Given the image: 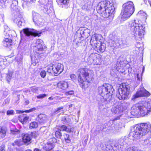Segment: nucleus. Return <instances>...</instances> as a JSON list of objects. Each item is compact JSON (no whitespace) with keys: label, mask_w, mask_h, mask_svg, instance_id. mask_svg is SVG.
I'll return each mask as SVG.
<instances>
[{"label":"nucleus","mask_w":151,"mask_h":151,"mask_svg":"<svg viewBox=\"0 0 151 151\" xmlns=\"http://www.w3.org/2000/svg\"><path fill=\"white\" fill-rule=\"evenodd\" d=\"M63 123L64 124H67L68 122L67 121V119L66 118L64 117L62 119Z\"/></svg>","instance_id":"60"},{"label":"nucleus","mask_w":151,"mask_h":151,"mask_svg":"<svg viewBox=\"0 0 151 151\" xmlns=\"http://www.w3.org/2000/svg\"><path fill=\"white\" fill-rule=\"evenodd\" d=\"M7 129L0 126V139L4 138L6 135Z\"/></svg>","instance_id":"25"},{"label":"nucleus","mask_w":151,"mask_h":151,"mask_svg":"<svg viewBox=\"0 0 151 151\" xmlns=\"http://www.w3.org/2000/svg\"><path fill=\"white\" fill-rule=\"evenodd\" d=\"M32 136L34 138L36 137L38 135L37 132H35L31 133Z\"/></svg>","instance_id":"59"},{"label":"nucleus","mask_w":151,"mask_h":151,"mask_svg":"<svg viewBox=\"0 0 151 151\" xmlns=\"http://www.w3.org/2000/svg\"><path fill=\"white\" fill-rule=\"evenodd\" d=\"M37 90V88L35 87H32L31 88V91L34 93L36 92Z\"/></svg>","instance_id":"58"},{"label":"nucleus","mask_w":151,"mask_h":151,"mask_svg":"<svg viewBox=\"0 0 151 151\" xmlns=\"http://www.w3.org/2000/svg\"><path fill=\"white\" fill-rule=\"evenodd\" d=\"M151 131V124H142L131 127L128 137L131 141L138 139Z\"/></svg>","instance_id":"1"},{"label":"nucleus","mask_w":151,"mask_h":151,"mask_svg":"<svg viewBox=\"0 0 151 151\" xmlns=\"http://www.w3.org/2000/svg\"><path fill=\"white\" fill-rule=\"evenodd\" d=\"M93 46L94 49L98 52H103L106 48V44L104 43L98 42L95 44H94Z\"/></svg>","instance_id":"13"},{"label":"nucleus","mask_w":151,"mask_h":151,"mask_svg":"<svg viewBox=\"0 0 151 151\" xmlns=\"http://www.w3.org/2000/svg\"><path fill=\"white\" fill-rule=\"evenodd\" d=\"M128 27L132 33L135 36L136 40L138 41L142 40L145 32V27L144 25L138 24L134 20L129 22Z\"/></svg>","instance_id":"3"},{"label":"nucleus","mask_w":151,"mask_h":151,"mask_svg":"<svg viewBox=\"0 0 151 151\" xmlns=\"http://www.w3.org/2000/svg\"><path fill=\"white\" fill-rule=\"evenodd\" d=\"M14 111L13 110H8L7 111L6 114L7 115H12L14 114Z\"/></svg>","instance_id":"47"},{"label":"nucleus","mask_w":151,"mask_h":151,"mask_svg":"<svg viewBox=\"0 0 151 151\" xmlns=\"http://www.w3.org/2000/svg\"><path fill=\"white\" fill-rule=\"evenodd\" d=\"M145 69V68L143 67L142 68V71L141 70V69L138 70L136 73H135V79H137V81L138 83H140V82L142 81V74L144 72Z\"/></svg>","instance_id":"18"},{"label":"nucleus","mask_w":151,"mask_h":151,"mask_svg":"<svg viewBox=\"0 0 151 151\" xmlns=\"http://www.w3.org/2000/svg\"><path fill=\"white\" fill-rule=\"evenodd\" d=\"M29 117L25 114H22L19 116V120L22 124H25L28 121Z\"/></svg>","instance_id":"23"},{"label":"nucleus","mask_w":151,"mask_h":151,"mask_svg":"<svg viewBox=\"0 0 151 151\" xmlns=\"http://www.w3.org/2000/svg\"><path fill=\"white\" fill-rule=\"evenodd\" d=\"M36 108L35 107L32 108L30 109L26 110L24 111V112H25L26 113H29L31 112H32L36 110Z\"/></svg>","instance_id":"48"},{"label":"nucleus","mask_w":151,"mask_h":151,"mask_svg":"<svg viewBox=\"0 0 151 151\" xmlns=\"http://www.w3.org/2000/svg\"><path fill=\"white\" fill-rule=\"evenodd\" d=\"M4 46L8 47L12 45V40L11 38H6L3 41Z\"/></svg>","instance_id":"27"},{"label":"nucleus","mask_w":151,"mask_h":151,"mask_svg":"<svg viewBox=\"0 0 151 151\" xmlns=\"http://www.w3.org/2000/svg\"><path fill=\"white\" fill-rule=\"evenodd\" d=\"M123 63L121 62L120 64V68H119V66L117 68V70L119 71V72L121 73H123V71L121 70V69L123 68Z\"/></svg>","instance_id":"44"},{"label":"nucleus","mask_w":151,"mask_h":151,"mask_svg":"<svg viewBox=\"0 0 151 151\" xmlns=\"http://www.w3.org/2000/svg\"><path fill=\"white\" fill-rule=\"evenodd\" d=\"M14 21L19 27L24 25L25 22V20L21 15L16 16L14 19Z\"/></svg>","instance_id":"16"},{"label":"nucleus","mask_w":151,"mask_h":151,"mask_svg":"<svg viewBox=\"0 0 151 151\" xmlns=\"http://www.w3.org/2000/svg\"><path fill=\"white\" fill-rule=\"evenodd\" d=\"M23 1L22 6L24 8L26 7L31 2L28 1V0H23Z\"/></svg>","instance_id":"40"},{"label":"nucleus","mask_w":151,"mask_h":151,"mask_svg":"<svg viewBox=\"0 0 151 151\" xmlns=\"http://www.w3.org/2000/svg\"><path fill=\"white\" fill-rule=\"evenodd\" d=\"M139 43L137 44V46L136 47V50L138 51L139 50V52L141 53H142L143 52V51L144 49L143 47H142V44H141V46L140 47H139Z\"/></svg>","instance_id":"35"},{"label":"nucleus","mask_w":151,"mask_h":151,"mask_svg":"<svg viewBox=\"0 0 151 151\" xmlns=\"http://www.w3.org/2000/svg\"><path fill=\"white\" fill-rule=\"evenodd\" d=\"M95 54L92 53L91 54L88 58L87 60L89 64H92L93 63L94 60Z\"/></svg>","instance_id":"30"},{"label":"nucleus","mask_w":151,"mask_h":151,"mask_svg":"<svg viewBox=\"0 0 151 151\" xmlns=\"http://www.w3.org/2000/svg\"><path fill=\"white\" fill-rule=\"evenodd\" d=\"M63 109V107L58 108L57 109V110H56V111H58L61 110V109Z\"/></svg>","instance_id":"62"},{"label":"nucleus","mask_w":151,"mask_h":151,"mask_svg":"<svg viewBox=\"0 0 151 151\" xmlns=\"http://www.w3.org/2000/svg\"><path fill=\"white\" fill-rule=\"evenodd\" d=\"M52 70L55 75L59 74L62 73L64 69L63 65L60 63H58L52 65Z\"/></svg>","instance_id":"10"},{"label":"nucleus","mask_w":151,"mask_h":151,"mask_svg":"<svg viewBox=\"0 0 151 151\" xmlns=\"http://www.w3.org/2000/svg\"><path fill=\"white\" fill-rule=\"evenodd\" d=\"M113 42L114 43L115 45H114V43L113 44V45H112L111 46H117L119 47V46H120L121 45V43L122 42V41L120 40H115V41H114Z\"/></svg>","instance_id":"36"},{"label":"nucleus","mask_w":151,"mask_h":151,"mask_svg":"<svg viewBox=\"0 0 151 151\" xmlns=\"http://www.w3.org/2000/svg\"><path fill=\"white\" fill-rule=\"evenodd\" d=\"M8 64L7 60L0 56V66L1 67L4 68L6 65H7Z\"/></svg>","instance_id":"26"},{"label":"nucleus","mask_w":151,"mask_h":151,"mask_svg":"<svg viewBox=\"0 0 151 151\" xmlns=\"http://www.w3.org/2000/svg\"><path fill=\"white\" fill-rule=\"evenodd\" d=\"M11 132L14 134H16L17 133H19L20 132V131L17 129L16 128H11L10 129Z\"/></svg>","instance_id":"41"},{"label":"nucleus","mask_w":151,"mask_h":151,"mask_svg":"<svg viewBox=\"0 0 151 151\" xmlns=\"http://www.w3.org/2000/svg\"><path fill=\"white\" fill-rule=\"evenodd\" d=\"M24 33L27 36L32 35L34 36H39L41 32L33 29L28 28L24 29L23 30Z\"/></svg>","instance_id":"14"},{"label":"nucleus","mask_w":151,"mask_h":151,"mask_svg":"<svg viewBox=\"0 0 151 151\" xmlns=\"http://www.w3.org/2000/svg\"><path fill=\"white\" fill-rule=\"evenodd\" d=\"M138 15L139 16H143L145 19H146L147 17V14L145 12L142 11H140L138 12Z\"/></svg>","instance_id":"39"},{"label":"nucleus","mask_w":151,"mask_h":151,"mask_svg":"<svg viewBox=\"0 0 151 151\" xmlns=\"http://www.w3.org/2000/svg\"><path fill=\"white\" fill-rule=\"evenodd\" d=\"M115 8L111 0H106L100 2L97 6L98 12L103 15L104 17L109 16L114 12Z\"/></svg>","instance_id":"2"},{"label":"nucleus","mask_w":151,"mask_h":151,"mask_svg":"<svg viewBox=\"0 0 151 151\" xmlns=\"http://www.w3.org/2000/svg\"><path fill=\"white\" fill-rule=\"evenodd\" d=\"M70 82L65 81H61L57 84V86L59 88L63 90H66L69 87Z\"/></svg>","instance_id":"17"},{"label":"nucleus","mask_w":151,"mask_h":151,"mask_svg":"<svg viewBox=\"0 0 151 151\" xmlns=\"http://www.w3.org/2000/svg\"><path fill=\"white\" fill-rule=\"evenodd\" d=\"M78 81L80 86L83 88H87L89 83L88 78L91 79L94 76L93 71L87 69L81 68L79 70Z\"/></svg>","instance_id":"4"},{"label":"nucleus","mask_w":151,"mask_h":151,"mask_svg":"<svg viewBox=\"0 0 151 151\" xmlns=\"http://www.w3.org/2000/svg\"><path fill=\"white\" fill-rule=\"evenodd\" d=\"M126 151H142L141 150H137L135 147H130L128 148Z\"/></svg>","instance_id":"45"},{"label":"nucleus","mask_w":151,"mask_h":151,"mask_svg":"<svg viewBox=\"0 0 151 151\" xmlns=\"http://www.w3.org/2000/svg\"><path fill=\"white\" fill-rule=\"evenodd\" d=\"M37 120L40 123H44L46 122L47 120V117L46 115L44 114H40L38 115Z\"/></svg>","instance_id":"22"},{"label":"nucleus","mask_w":151,"mask_h":151,"mask_svg":"<svg viewBox=\"0 0 151 151\" xmlns=\"http://www.w3.org/2000/svg\"><path fill=\"white\" fill-rule=\"evenodd\" d=\"M132 113L134 115L139 114L143 116L151 111V99H148L143 104L133 106Z\"/></svg>","instance_id":"5"},{"label":"nucleus","mask_w":151,"mask_h":151,"mask_svg":"<svg viewBox=\"0 0 151 151\" xmlns=\"http://www.w3.org/2000/svg\"><path fill=\"white\" fill-rule=\"evenodd\" d=\"M46 95L45 94H40L37 96V99H42L45 97Z\"/></svg>","instance_id":"51"},{"label":"nucleus","mask_w":151,"mask_h":151,"mask_svg":"<svg viewBox=\"0 0 151 151\" xmlns=\"http://www.w3.org/2000/svg\"><path fill=\"white\" fill-rule=\"evenodd\" d=\"M54 147L53 144L52 143H48L46 144L45 146L43 147V149L45 150L49 151L51 150Z\"/></svg>","instance_id":"28"},{"label":"nucleus","mask_w":151,"mask_h":151,"mask_svg":"<svg viewBox=\"0 0 151 151\" xmlns=\"http://www.w3.org/2000/svg\"><path fill=\"white\" fill-rule=\"evenodd\" d=\"M46 72L45 70H42L40 73V75L42 77L44 78L46 75Z\"/></svg>","instance_id":"50"},{"label":"nucleus","mask_w":151,"mask_h":151,"mask_svg":"<svg viewBox=\"0 0 151 151\" xmlns=\"http://www.w3.org/2000/svg\"><path fill=\"white\" fill-rule=\"evenodd\" d=\"M74 93V91L73 90L69 91L65 93V95H72Z\"/></svg>","instance_id":"56"},{"label":"nucleus","mask_w":151,"mask_h":151,"mask_svg":"<svg viewBox=\"0 0 151 151\" xmlns=\"http://www.w3.org/2000/svg\"><path fill=\"white\" fill-rule=\"evenodd\" d=\"M5 145H1L0 147V151H5Z\"/></svg>","instance_id":"55"},{"label":"nucleus","mask_w":151,"mask_h":151,"mask_svg":"<svg viewBox=\"0 0 151 151\" xmlns=\"http://www.w3.org/2000/svg\"><path fill=\"white\" fill-rule=\"evenodd\" d=\"M65 136L67 137V139H66V137L65 138V141L68 143H70V140L69 139V135L68 134H65Z\"/></svg>","instance_id":"53"},{"label":"nucleus","mask_w":151,"mask_h":151,"mask_svg":"<svg viewBox=\"0 0 151 151\" xmlns=\"http://www.w3.org/2000/svg\"><path fill=\"white\" fill-rule=\"evenodd\" d=\"M38 126V123L35 122L31 123L29 125L30 129L36 128H37Z\"/></svg>","instance_id":"34"},{"label":"nucleus","mask_w":151,"mask_h":151,"mask_svg":"<svg viewBox=\"0 0 151 151\" xmlns=\"http://www.w3.org/2000/svg\"><path fill=\"white\" fill-rule=\"evenodd\" d=\"M117 143L120 145H122L123 147H124V145H125L126 143L124 139H119Z\"/></svg>","instance_id":"42"},{"label":"nucleus","mask_w":151,"mask_h":151,"mask_svg":"<svg viewBox=\"0 0 151 151\" xmlns=\"http://www.w3.org/2000/svg\"><path fill=\"white\" fill-rule=\"evenodd\" d=\"M141 144L145 146H149L151 144V137L149 136H147L143 137L141 141Z\"/></svg>","instance_id":"19"},{"label":"nucleus","mask_w":151,"mask_h":151,"mask_svg":"<svg viewBox=\"0 0 151 151\" xmlns=\"http://www.w3.org/2000/svg\"><path fill=\"white\" fill-rule=\"evenodd\" d=\"M134 11V6L132 2L129 1L124 4L121 13V19L125 20L129 18Z\"/></svg>","instance_id":"6"},{"label":"nucleus","mask_w":151,"mask_h":151,"mask_svg":"<svg viewBox=\"0 0 151 151\" xmlns=\"http://www.w3.org/2000/svg\"><path fill=\"white\" fill-rule=\"evenodd\" d=\"M103 37L102 36L99 34H94L91 37L90 43L92 46L94 44H96L98 42H101Z\"/></svg>","instance_id":"12"},{"label":"nucleus","mask_w":151,"mask_h":151,"mask_svg":"<svg viewBox=\"0 0 151 151\" xmlns=\"http://www.w3.org/2000/svg\"><path fill=\"white\" fill-rule=\"evenodd\" d=\"M130 87L125 83L121 85L119 88V93L116 96L120 100H124L127 96L129 93Z\"/></svg>","instance_id":"8"},{"label":"nucleus","mask_w":151,"mask_h":151,"mask_svg":"<svg viewBox=\"0 0 151 151\" xmlns=\"http://www.w3.org/2000/svg\"><path fill=\"white\" fill-rule=\"evenodd\" d=\"M25 103L26 105H27L29 104V101L28 100H26L25 101Z\"/></svg>","instance_id":"64"},{"label":"nucleus","mask_w":151,"mask_h":151,"mask_svg":"<svg viewBox=\"0 0 151 151\" xmlns=\"http://www.w3.org/2000/svg\"><path fill=\"white\" fill-rule=\"evenodd\" d=\"M98 93L106 101H110L112 98L113 86L109 84L105 83L99 87Z\"/></svg>","instance_id":"7"},{"label":"nucleus","mask_w":151,"mask_h":151,"mask_svg":"<svg viewBox=\"0 0 151 151\" xmlns=\"http://www.w3.org/2000/svg\"><path fill=\"white\" fill-rule=\"evenodd\" d=\"M55 135L57 138H60L62 136V134L60 132L56 131L55 133Z\"/></svg>","instance_id":"46"},{"label":"nucleus","mask_w":151,"mask_h":151,"mask_svg":"<svg viewBox=\"0 0 151 151\" xmlns=\"http://www.w3.org/2000/svg\"><path fill=\"white\" fill-rule=\"evenodd\" d=\"M16 113L18 114L22 113L24 112V111H22L21 110H17L16 111Z\"/></svg>","instance_id":"61"},{"label":"nucleus","mask_w":151,"mask_h":151,"mask_svg":"<svg viewBox=\"0 0 151 151\" xmlns=\"http://www.w3.org/2000/svg\"><path fill=\"white\" fill-rule=\"evenodd\" d=\"M11 32H12L13 34H14H14H15V32L14 31H10L9 32L8 35L9 34V33H10Z\"/></svg>","instance_id":"63"},{"label":"nucleus","mask_w":151,"mask_h":151,"mask_svg":"<svg viewBox=\"0 0 151 151\" xmlns=\"http://www.w3.org/2000/svg\"><path fill=\"white\" fill-rule=\"evenodd\" d=\"M34 49L36 50L38 53H41V52L46 49L44 46L43 41L41 39L37 40L34 44Z\"/></svg>","instance_id":"9"},{"label":"nucleus","mask_w":151,"mask_h":151,"mask_svg":"<svg viewBox=\"0 0 151 151\" xmlns=\"http://www.w3.org/2000/svg\"><path fill=\"white\" fill-rule=\"evenodd\" d=\"M52 68V66L50 67L49 68H48L47 70V72L49 73H53V72L52 70V69L51 68Z\"/></svg>","instance_id":"57"},{"label":"nucleus","mask_w":151,"mask_h":151,"mask_svg":"<svg viewBox=\"0 0 151 151\" xmlns=\"http://www.w3.org/2000/svg\"><path fill=\"white\" fill-rule=\"evenodd\" d=\"M13 74V72L11 71H9L6 77V79L7 80L9 81V80L11 79L12 76Z\"/></svg>","instance_id":"43"},{"label":"nucleus","mask_w":151,"mask_h":151,"mask_svg":"<svg viewBox=\"0 0 151 151\" xmlns=\"http://www.w3.org/2000/svg\"><path fill=\"white\" fill-rule=\"evenodd\" d=\"M101 63V60L99 58V55L98 56L95 54L94 60L93 64L96 65H100Z\"/></svg>","instance_id":"32"},{"label":"nucleus","mask_w":151,"mask_h":151,"mask_svg":"<svg viewBox=\"0 0 151 151\" xmlns=\"http://www.w3.org/2000/svg\"><path fill=\"white\" fill-rule=\"evenodd\" d=\"M39 2L40 3L44 5L43 7L44 8V11L45 12H47L48 10V8L49 5V4L48 3V0H40Z\"/></svg>","instance_id":"24"},{"label":"nucleus","mask_w":151,"mask_h":151,"mask_svg":"<svg viewBox=\"0 0 151 151\" xmlns=\"http://www.w3.org/2000/svg\"><path fill=\"white\" fill-rule=\"evenodd\" d=\"M69 1L70 0H60V2L64 4H68L69 3Z\"/></svg>","instance_id":"49"},{"label":"nucleus","mask_w":151,"mask_h":151,"mask_svg":"<svg viewBox=\"0 0 151 151\" xmlns=\"http://www.w3.org/2000/svg\"><path fill=\"white\" fill-rule=\"evenodd\" d=\"M123 147L122 145H120L116 143L115 144L113 149L114 150H116V151H121Z\"/></svg>","instance_id":"33"},{"label":"nucleus","mask_w":151,"mask_h":151,"mask_svg":"<svg viewBox=\"0 0 151 151\" xmlns=\"http://www.w3.org/2000/svg\"><path fill=\"white\" fill-rule=\"evenodd\" d=\"M111 111L112 112L117 114H119L122 111V107L119 105L114 106L112 108Z\"/></svg>","instance_id":"21"},{"label":"nucleus","mask_w":151,"mask_h":151,"mask_svg":"<svg viewBox=\"0 0 151 151\" xmlns=\"http://www.w3.org/2000/svg\"><path fill=\"white\" fill-rule=\"evenodd\" d=\"M70 77L73 80H75L76 79V76L73 74H71L70 76Z\"/></svg>","instance_id":"54"},{"label":"nucleus","mask_w":151,"mask_h":151,"mask_svg":"<svg viewBox=\"0 0 151 151\" xmlns=\"http://www.w3.org/2000/svg\"><path fill=\"white\" fill-rule=\"evenodd\" d=\"M22 136L23 143L25 144H29L30 143L31 138L29 134L27 133H24L22 134Z\"/></svg>","instance_id":"20"},{"label":"nucleus","mask_w":151,"mask_h":151,"mask_svg":"<svg viewBox=\"0 0 151 151\" xmlns=\"http://www.w3.org/2000/svg\"><path fill=\"white\" fill-rule=\"evenodd\" d=\"M23 59V56L21 54H18L16 57L15 59L18 62L20 63Z\"/></svg>","instance_id":"37"},{"label":"nucleus","mask_w":151,"mask_h":151,"mask_svg":"<svg viewBox=\"0 0 151 151\" xmlns=\"http://www.w3.org/2000/svg\"><path fill=\"white\" fill-rule=\"evenodd\" d=\"M57 129L60 131H65L66 132H70V129L66 127V126L64 125L57 126Z\"/></svg>","instance_id":"29"},{"label":"nucleus","mask_w":151,"mask_h":151,"mask_svg":"<svg viewBox=\"0 0 151 151\" xmlns=\"http://www.w3.org/2000/svg\"><path fill=\"white\" fill-rule=\"evenodd\" d=\"M15 145L20 146L23 144V141L21 139H16L14 142Z\"/></svg>","instance_id":"38"},{"label":"nucleus","mask_w":151,"mask_h":151,"mask_svg":"<svg viewBox=\"0 0 151 151\" xmlns=\"http://www.w3.org/2000/svg\"><path fill=\"white\" fill-rule=\"evenodd\" d=\"M18 4V2L17 0H14L13 1L12 3V6H16Z\"/></svg>","instance_id":"52"},{"label":"nucleus","mask_w":151,"mask_h":151,"mask_svg":"<svg viewBox=\"0 0 151 151\" xmlns=\"http://www.w3.org/2000/svg\"><path fill=\"white\" fill-rule=\"evenodd\" d=\"M39 59L38 56L37 57L35 56H31V62L32 64L33 65H35L39 62Z\"/></svg>","instance_id":"31"},{"label":"nucleus","mask_w":151,"mask_h":151,"mask_svg":"<svg viewBox=\"0 0 151 151\" xmlns=\"http://www.w3.org/2000/svg\"><path fill=\"white\" fill-rule=\"evenodd\" d=\"M33 20L36 25H40L43 23V20L40 17V15L35 11H32Z\"/></svg>","instance_id":"11"},{"label":"nucleus","mask_w":151,"mask_h":151,"mask_svg":"<svg viewBox=\"0 0 151 151\" xmlns=\"http://www.w3.org/2000/svg\"><path fill=\"white\" fill-rule=\"evenodd\" d=\"M150 95L149 92L144 88H141L138 90L136 94L133 96L134 98H137L141 96H148Z\"/></svg>","instance_id":"15"}]
</instances>
